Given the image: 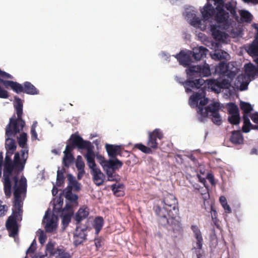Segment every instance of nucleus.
I'll list each match as a JSON object with an SVG mask.
<instances>
[{
    "label": "nucleus",
    "mask_w": 258,
    "mask_h": 258,
    "mask_svg": "<svg viewBox=\"0 0 258 258\" xmlns=\"http://www.w3.org/2000/svg\"><path fill=\"white\" fill-rule=\"evenodd\" d=\"M28 151L27 149H22L20 152L15 153L13 160L11 159L10 151L6 152L4 165L3 183L4 190L7 199L12 196V184L10 177L14 182L13 208L12 214L8 218L6 227L9 233V236L14 238L18 235L19 227L18 221L22 219L23 200L27 191V180L24 176L19 179V174L24 170L26 161L28 158Z\"/></svg>",
    "instance_id": "obj_1"
},
{
    "label": "nucleus",
    "mask_w": 258,
    "mask_h": 258,
    "mask_svg": "<svg viewBox=\"0 0 258 258\" xmlns=\"http://www.w3.org/2000/svg\"><path fill=\"white\" fill-rule=\"evenodd\" d=\"M153 210L158 217L159 224L168 226V230L173 233V237H177L182 234L183 228L178 202L174 195L166 194L161 201V205L154 206Z\"/></svg>",
    "instance_id": "obj_2"
},
{
    "label": "nucleus",
    "mask_w": 258,
    "mask_h": 258,
    "mask_svg": "<svg viewBox=\"0 0 258 258\" xmlns=\"http://www.w3.org/2000/svg\"><path fill=\"white\" fill-rule=\"evenodd\" d=\"M15 100L14 107L17 117L16 118V115L14 114L10 119L9 123L6 126V135L8 136L20 133L25 125V122L22 119V101L18 97H15Z\"/></svg>",
    "instance_id": "obj_3"
},
{
    "label": "nucleus",
    "mask_w": 258,
    "mask_h": 258,
    "mask_svg": "<svg viewBox=\"0 0 258 258\" xmlns=\"http://www.w3.org/2000/svg\"><path fill=\"white\" fill-rule=\"evenodd\" d=\"M163 138V134L159 128H156L152 132H148V137L147 146L142 143L135 144L134 149H137L144 153L150 154L153 153V150L158 148L157 139L161 140Z\"/></svg>",
    "instance_id": "obj_4"
},
{
    "label": "nucleus",
    "mask_w": 258,
    "mask_h": 258,
    "mask_svg": "<svg viewBox=\"0 0 258 258\" xmlns=\"http://www.w3.org/2000/svg\"><path fill=\"white\" fill-rule=\"evenodd\" d=\"M68 141L70 142V143L68 144L66 147L62 158V164L67 167H69L73 163L75 158L72 152L75 148L79 149V146L77 143L82 144V138L76 133L73 134Z\"/></svg>",
    "instance_id": "obj_5"
},
{
    "label": "nucleus",
    "mask_w": 258,
    "mask_h": 258,
    "mask_svg": "<svg viewBox=\"0 0 258 258\" xmlns=\"http://www.w3.org/2000/svg\"><path fill=\"white\" fill-rule=\"evenodd\" d=\"M123 165L122 162L117 158L109 159L103 165V169L107 174L109 181H118L120 179L115 171L120 168Z\"/></svg>",
    "instance_id": "obj_6"
},
{
    "label": "nucleus",
    "mask_w": 258,
    "mask_h": 258,
    "mask_svg": "<svg viewBox=\"0 0 258 258\" xmlns=\"http://www.w3.org/2000/svg\"><path fill=\"white\" fill-rule=\"evenodd\" d=\"M78 145L79 146V149L87 150V154L85 155V158L89 167L91 170L97 168L95 162V155L93 151V146L91 143L89 141L84 140L82 138V144L78 143Z\"/></svg>",
    "instance_id": "obj_7"
},
{
    "label": "nucleus",
    "mask_w": 258,
    "mask_h": 258,
    "mask_svg": "<svg viewBox=\"0 0 258 258\" xmlns=\"http://www.w3.org/2000/svg\"><path fill=\"white\" fill-rule=\"evenodd\" d=\"M208 87L215 92L219 93L222 89H229L230 87L229 81L226 79L218 78L217 79L207 80Z\"/></svg>",
    "instance_id": "obj_8"
},
{
    "label": "nucleus",
    "mask_w": 258,
    "mask_h": 258,
    "mask_svg": "<svg viewBox=\"0 0 258 258\" xmlns=\"http://www.w3.org/2000/svg\"><path fill=\"white\" fill-rule=\"evenodd\" d=\"M189 77L199 75L202 77H208L211 75V70L209 64L205 63L203 66H194L186 70Z\"/></svg>",
    "instance_id": "obj_9"
},
{
    "label": "nucleus",
    "mask_w": 258,
    "mask_h": 258,
    "mask_svg": "<svg viewBox=\"0 0 258 258\" xmlns=\"http://www.w3.org/2000/svg\"><path fill=\"white\" fill-rule=\"evenodd\" d=\"M215 21L224 27H228L229 26V13L224 10V8L220 7H216V12L214 16Z\"/></svg>",
    "instance_id": "obj_10"
},
{
    "label": "nucleus",
    "mask_w": 258,
    "mask_h": 258,
    "mask_svg": "<svg viewBox=\"0 0 258 258\" xmlns=\"http://www.w3.org/2000/svg\"><path fill=\"white\" fill-rule=\"evenodd\" d=\"M220 109V105L219 103L214 102L209 104L208 106L205 108L199 106L197 112L202 117L206 118L208 117L209 113H211L212 116L219 114Z\"/></svg>",
    "instance_id": "obj_11"
},
{
    "label": "nucleus",
    "mask_w": 258,
    "mask_h": 258,
    "mask_svg": "<svg viewBox=\"0 0 258 258\" xmlns=\"http://www.w3.org/2000/svg\"><path fill=\"white\" fill-rule=\"evenodd\" d=\"M87 227L81 228L77 226L74 233L73 239L74 245L77 246L82 244L87 239V234L85 231L87 230Z\"/></svg>",
    "instance_id": "obj_12"
},
{
    "label": "nucleus",
    "mask_w": 258,
    "mask_h": 258,
    "mask_svg": "<svg viewBox=\"0 0 258 258\" xmlns=\"http://www.w3.org/2000/svg\"><path fill=\"white\" fill-rule=\"evenodd\" d=\"M0 83L2 84L6 89L11 88L17 94L23 93V84H21L13 81L5 80L2 78H0Z\"/></svg>",
    "instance_id": "obj_13"
},
{
    "label": "nucleus",
    "mask_w": 258,
    "mask_h": 258,
    "mask_svg": "<svg viewBox=\"0 0 258 258\" xmlns=\"http://www.w3.org/2000/svg\"><path fill=\"white\" fill-rule=\"evenodd\" d=\"M210 30L214 39L216 41H224L228 37V35L225 32L219 30L216 25H210Z\"/></svg>",
    "instance_id": "obj_14"
},
{
    "label": "nucleus",
    "mask_w": 258,
    "mask_h": 258,
    "mask_svg": "<svg viewBox=\"0 0 258 258\" xmlns=\"http://www.w3.org/2000/svg\"><path fill=\"white\" fill-rule=\"evenodd\" d=\"M205 83L206 81L203 79H196L195 80H191L189 79L183 83V84L184 85L186 92H189L191 91V90L187 87L192 88L199 89L205 84Z\"/></svg>",
    "instance_id": "obj_15"
},
{
    "label": "nucleus",
    "mask_w": 258,
    "mask_h": 258,
    "mask_svg": "<svg viewBox=\"0 0 258 258\" xmlns=\"http://www.w3.org/2000/svg\"><path fill=\"white\" fill-rule=\"evenodd\" d=\"M215 12L216 8H214L210 3H207L204 7L203 10L201 11L204 22L208 21L210 19L214 17Z\"/></svg>",
    "instance_id": "obj_16"
},
{
    "label": "nucleus",
    "mask_w": 258,
    "mask_h": 258,
    "mask_svg": "<svg viewBox=\"0 0 258 258\" xmlns=\"http://www.w3.org/2000/svg\"><path fill=\"white\" fill-rule=\"evenodd\" d=\"M105 147L108 156L111 158H117L116 156L121 154L120 153L121 146L120 145L106 144Z\"/></svg>",
    "instance_id": "obj_17"
},
{
    "label": "nucleus",
    "mask_w": 258,
    "mask_h": 258,
    "mask_svg": "<svg viewBox=\"0 0 258 258\" xmlns=\"http://www.w3.org/2000/svg\"><path fill=\"white\" fill-rule=\"evenodd\" d=\"M91 174L93 176V179L97 185H102L104 182V175L99 168L93 169L91 171Z\"/></svg>",
    "instance_id": "obj_18"
},
{
    "label": "nucleus",
    "mask_w": 258,
    "mask_h": 258,
    "mask_svg": "<svg viewBox=\"0 0 258 258\" xmlns=\"http://www.w3.org/2000/svg\"><path fill=\"white\" fill-rule=\"evenodd\" d=\"M229 140L233 144L241 145L243 144L244 138L240 131H233L231 132Z\"/></svg>",
    "instance_id": "obj_19"
},
{
    "label": "nucleus",
    "mask_w": 258,
    "mask_h": 258,
    "mask_svg": "<svg viewBox=\"0 0 258 258\" xmlns=\"http://www.w3.org/2000/svg\"><path fill=\"white\" fill-rule=\"evenodd\" d=\"M208 51V49L204 46L196 47L193 49L192 56L195 60H200L206 57Z\"/></svg>",
    "instance_id": "obj_20"
},
{
    "label": "nucleus",
    "mask_w": 258,
    "mask_h": 258,
    "mask_svg": "<svg viewBox=\"0 0 258 258\" xmlns=\"http://www.w3.org/2000/svg\"><path fill=\"white\" fill-rule=\"evenodd\" d=\"M16 135L8 136L6 134L7 138L6 139L5 148L7 152L10 151L11 154H13L14 151L16 150L17 145L15 140L10 138V137H15Z\"/></svg>",
    "instance_id": "obj_21"
},
{
    "label": "nucleus",
    "mask_w": 258,
    "mask_h": 258,
    "mask_svg": "<svg viewBox=\"0 0 258 258\" xmlns=\"http://www.w3.org/2000/svg\"><path fill=\"white\" fill-rule=\"evenodd\" d=\"M23 93L29 95H37L39 94V90L30 82L26 81L23 83Z\"/></svg>",
    "instance_id": "obj_22"
},
{
    "label": "nucleus",
    "mask_w": 258,
    "mask_h": 258,
    "mask_svg": "<svg viewBox=\"0 0 258 258\" xmlns=\"http://www.w3.org/2000/svg\"><path fill=\"white\" fill-rule=\"evenodd\" d=\"M191 229L193 231L195 236L197 239V248L201 249L203 246V237L201 232L197 225H192Z\"/></svg>",
    "instance_id": "obj_23"
},
{
    "label": "nucleus",
    "mask_w": 258,
    "mask_h": 258,
    "mask_svg": "<svg viewBox=\"0 0 258 258\" xmlns=\"http://www.w3.org/2000/svg\"><path fill=\"white\" fill-rule=\"evenodd\" d=\"M176 57L179 63L184 66H188L191 61L190 55L183 51H181L178 54H176Z\"/></svg>",
    "instance_id": "obj_24"
},
{
    "label": "nucleus",
    "mask_w": 258,
    "mask_h": 258,
    "mask_svg": "<svg viewBox=\"0 0 258 258\" xmlns=\"http://www.w3.org/2000/svg\"><path fill=\"white\" fill-rule=\"evenodd\" d=\"M62 194L65 198L69 201L71 203H76L78 199V196L72 191L71 186H67L62 191Z\"/></svg>",
    "instance_id": "obj_25"
},
{
    "label": "nucleus",
    "mask_w": 258,
    "mask_h": 258,
    "mask_svg": "<svg viewBox=\"0 0 258 258\" xmlns=\"http://www.w3.org/2000/svg\"><path fill=\"white\" fill-rule=\"evenodd\" d=\"M88 215L89 211L87 208H80L75 216L76 224L77 225L79 224L83 220L86 218Z\"/></svg>",
    "instance_id": "obj_26"
},
{
    "label": "nucleus",
    "mask_w": 258,
    "mask_h": 258,
    "mask_svg": "<svg viewBox=\"0 0 258 258\" xmlns=\"http://www.w3.org/2000/svg\"><path fill=\"white\" fill-rule=\"evenodd\" d=\"M248 53L252 56H258V39H254L252 43L249 45L248 50Z\"/></svg>",
    "instance_id": "obj_27"
},
{
    "label": "nucleus",
    "mask_w": 258,
    "mask_h": 258,
    "mask_svg": "<svg viewBox=\"0 0 258 258\" xmlns=\"http://www.w3.org/2000/svg\"><path fill=\"white\" fill-rule=\"evenodd\" d=\"M104 225V220L102 217L98 216L95 218L93 227L95 230V234L98 235Z\"/></svg>",
    "instance_id": "obj_28"
},
{
    "label": "nucleus",
    "mask_w": 258,
    "mask_h": 258,
    "mask_svg": "<svg viewBox=\"0 0 258 258\" xmlns=\"http://www.w3.org/2000/svg\"><path fill=\"white\" fill-rule=\"evenodd\" d=\"M18 144L22 149H27L28 150V147L27 145V134L26 133H22L20 134L19 138L18 139Z\"/></svg>",
    "instance_id": "obj_29"
},
{
    "label": "nucleus",
    "mask_w": 258,
    "mask_h": 258,
    "mask_svg": "<svg viewBox=\"0 0 258 258\" xmlns=\"http://www.w3.org/2000/svg\"><path fill=\"white\" fill-rule=\"evenodd\" d=\"M243 125L242 127V130L243 133H247L250 130V127L252 126L248 116L246 114L243 115Z\"/></svg>",
    "instance_id": "obj_30"
},
{
    "label": "nucleus",
    "mask_w": 258,
    "mask_h": 258,
    "mask_svg": "<svg viewBox=\"0 0 258 258\" xmlns=\"http://www.w3.org/2000/svg\"><path fill=\"white\" fill-rule=\"evenodd\" d=\"M48 222L45 226V231L47 232H52L56 228V224L55 223L53 218L47 219Z\"/></svg>",
    "instance_id": "obj_31"
},
{
    "label": "nucleus",
    "mask_w": 258,
    "mask_h": 258,
    "mask_svg": "<svg viewBox=\"0 0 258 258\" xmlns=\"http://www.w3.org/2000/svg\"><path fill=\"white\" fill-rule=\"evenodd\" d=\"M123 185L121 183H118L117 184L115 183L112 184L111 186V190L113 192V194L117 197L123 195L122 189H123Z\"/></svg>",
    "instance_id": "obj_32"
},
{
    "label": "nucleus",
    "mask_w": 258,
    "mask_h": 258,
    "mask_svg": "<svg viewBox=\"0 0 258 258\" xmlns=\"http://www.w3.org/2000/svg\"><path fill=\"white\" fill-rule=\"evenodd\" d=\"M241 20L242 22L249 23L252 20V15L247 11L242 10L240 12Z\"/></svg>",
    "instance_id": "obj_33"
},
{
    "label": "nucleus",
    "mask_w": 258,
    "mask_h": 258,
    "mask_svg": "<svg viewBox=\"0 0 258 258\" xmlns=\"http://www.w3.org/2000/svg\"><path fill=\"white\" fill-rule=\"evenodd\" d=\"M57 248L54 249V244L52 242H49L46 246V252L47 253H49L50 256H55L57 252Z\"/></svg>",
    "instance_id": "obj_34"
},
{
    "label": "nucleus",
    "mask_w": 258,
    "mask_h": 258,
    "mask_svg": "<svg viewBox=\"0 0 258 258\" xmlns=\"http://www.w3.org/2000/svg\"><path fill=\"white\" fill-rule=\"evenodd\" d=\"M228 120L230 123L234 125H238L240 121V117L239 113L229 114Z\"/></svg>",
    "instance_id": "obj_35"
},
{
    "label": "nucleus",
    "mask_w": 258,
    "mask_h": 258,
    "mask_svg": "<svg viewBox=\"0 0 258 258\" xmlns=\"http://www.w3.org/2000/svg\"><path fill=\"white\" fill-rule=\"evenodd\" d=\"M229 114L239 113L238 107L234 103H229L227 104Z\"/></svg>",
    "instance_id": "obj_36"
},
{
    "label": "nucleus",
    "mask_w": 258,
    "mask_h": 258,
    "mask_svg": "<svg viewBox=\"0 0 258 258\" xmlns=\"http://www.w3.org/2000/svg\"><path fill=\"white\" fill-rule=\"evenodd\" d=\"M228 55V53L226 51L219 50L214 54L213 57L218 60L226 59Z\"/></svg>",
    "instance_id": "obj_37"
},
{
    "label": "nucleus",
    "mask_w": 258,
    "mask_h": 258,
    "mask_svg": "<svg viewBox=\"0 0 258 258\" xmlns=\"http://www.w3.org/2000/svg\"><path fill=\"white\" fill-rule=\"evenodd\" d=\"M198 194L201 195V197L204 200V201L208 200L210 198L208 189L205 186H202L200 188L199 191L198 192Z\"/></svg>",
    "instance_id": "obj_38"
},
{
    "label": "nucleus",
    "mask_w": 258,
    "mask_h": 258,
    "mask_svg": "<svg viewBox=\"0 0 258 258\" xmlns=\"http://www.w3.org/2000/svg\"><path fill=\"white\" fill-rule=\"evenodd\" d=\"M219 201L226 213H231V209L229 205H228L227 200L224 196H221L219 199Z\"/></svg>",
    "instance_id": "obj_39"
},
{
    "label": "nucleus",
    "mask_w": 258,
    "mask_h": 258,
    "mask_svg": "<svg viewBox=\"0 0 258 258\" xmlns=\"http://www.w3.org/2000/svg\"><path fill=\"white\" fill-rule=\"evenodd\" d=\"M240 107L241 110L243 111L244 114H248L252 110L251 105L247 102H241L240 104Z\"/></svg>",
    "instance_id": "obj_40"
},
{
    "label": "nucleus",
    "mask_w": 258,
    "mask_h": 258,
    "mask_svg": "<svg viewBox=\"0 0 258 258\" xmlns=\"http://www.w3.org/2000/svg\"><path fill=\"white\" fill-rule=\"evenodd\" d=\"M64 170H58L57 171V177H56V185L58 186H61L63 183L64 181V177L63 175Z\"/></svg>",
    "instance_id": "obj_41"
},
{
    "label": "nucleus",
    "mask_w": 258,
    "mask_h": 258,
    "mask_svg": "<svg viewBox=\"0 0 258 258\" xmlns=\"http://www.w3.org/2000/svg\"><path fill=\"white\" fill-rule=\"evenodd\" d=\"M71 220V215L70 214H66L62 217V228L64 230L69 224Z\"/></svg>",
    "instance_id": "obj_42"
},
{
    "label": "nucleus",
    "mask_w": 258,
    "mask_h": 258,
    "mask_svg": "<svg viewBox=\"0 0 258 258\" xmlns=\"http://www.w3.org/2000/svg\"><path fill=\"white\" fill-rule=\"evenodd\" d=\"M76 166L78 170H84L85 163L83 160L82 156L80 155H78L77 157L76 161Z\"/></svg>",
    "instance_id": "obj_43"
},
{
    "label": "nucleus",
    "mask_w": 258,
    "mask_h": 258,
    "mask_svg": "<svg viewBox=\"0 0 258 258\" xmlns=\"http://www.w3.org/2000/svg\"><path fill=\"white\" fill-rule=\"evenodd\" d=\"M57 253L55 255L56 258H71L69 253L65 252L64 250L62 248H57Z\"/></svg>",
    "instance_id": "obj_44"
},
{
    "label": "nucleus",
    "mask_w": 258,
    "mask_h": 258,
    "mask_svg": "<svg viewBox=\"0 0 258 258\" xmlns=\"http://www.w3.org/2000/svg\"><path fill=\"white\" fill-rule=\"evenodd\" d=\"M204 22V20L201 19L199 17L195 16L192 20L191 21V25L194 27H201L202 25V23Z\"/></svg>",
    "instance_id": "obj_45"
},
{
    "label": "nucleus",
    "mask_w": 258,
    "mask_h": 258,
    "mask_svg": "<svg viewBox=\"0 0 258 258\" xmlns=\"http://www.w3.org/2000/svg\"><path fill=\"white\" fill-rule=\"evenodd\" d=\"M218 69L221 74H224L227 73L228 69V66L226 62L221 61L219 63Z\"/></svg>",
    "instance_id": "obj_46"
},
{
    "label": "nucleus",
    "mask_w": 258,
    "mask_h": 258,
    "mask_svg": "<svg viewBox=\"0 0 258 258\" xmlns=\"http://www.w3.org/2000/svg\"><path fill=\"white\" fill-rule=\"evenodd\" d=\"M245 71L250 74H253L255 73L257 69L255 68L252 64L249 63L245 64Z\"/></svg>",
    "instance_id": "obj_47"
},
{
    "label": "nucleus",
    "mask_w": 258,
    "mask_h": 258,
    "mask_svg": "<svg viewBox=\"0 0 258 258\" xmlns=\"http://www.w3.org/2000/svg\"><path fill=\"white\" fill-rule=\"evenodd\" d=\"M201 98V95L197 93L196 94L191 96L189 99L192 103L198 106V102Z\"/></svg>",
    "instance_id": "obj_48"
},
{
    "label": "nucleus",
    "mask_w": 258,
    "mask_h": 258,
    "mask_svg": "<svg viewBox=\"0 0 258 258\" xmlns=\"http://www.w3.org/2000/svg\"><path fill=\"white\" fill-rule=\"evenodd\" d=\"M2 204L3 201L0 200V217L4 216L8 209L6 205H3Z\"/></svg>",
    "instance_id": "obj_49"
},
{
    "label": "nucleus",
    "mask_w": 258,
    "mask_h": 258,
    "mask_svg": "<svg viewBox=\"0 0 258 258\" xmlns=\"http://www.w3.org/2000/svg\"><path fill=\"white\" fill-rule=\"evenodd\" d=\"M9 97V92L0 85V98L7 99Z\"/></svg>",
    "instance_id": "obj_50"
},
{
    "label": "nucleus",
    "mask_w": 258,
    "mask_h": 258,
    "mask_svg": "<svg viewBox=\"0 0 258 258\" xmlns=\"http://www.w3.org/2000/svg\"><path fill=\"white\" fill-rule=\"evenodd\" d=\"M212 121L217 125H220L222 122L221 116L219 114L212 116Z\"/></svg>",
    "instance_id": "obj_51"
},
{
    "label": "nucleus",
    "mask_w": 258,
    "mask_h": 258,
    "mask_svg": "<svg viewBox=\"0 0 258 258\" xmlns=\"http://www.w3.org/2000/svg\"><path fill=\"white\" fill-rule=\"evenodd\" d=\"M224 7L226 8V9L231 13V14H235V13H236L235 9L233 7V6H232L231 5V4L230 3L225 4Z\"/></svg>",
    "instance_id": "obj_52"
},
{
    "label": "nucleus",
    "mask_w": 258,
    "mask_h": 258,
    "mask_svg": "<svg viewBox=\"0 0 258 258\" xmlns=\"http://www.w3.org/2000/svg\"><path fill=\"white\" fill-rule=\"evenodd\" d=\"M95 241V245L97 249H99L102 246V243H103V240L102 238L100 237H98L97 238H95L94 239Z\"/></svg>",
    "instance_id": "obj_53"
},
{
    "label": "nucleus",
    "mask_w": 258,
    "mask_h": 258,
    "mask_svg": "<svg viewBox=\"0 0 258 258\" xmlns=\"http://www.w3.org/2000/svg\"><path fill=\"white\" fill-rule=\"evenodd\" d=\"M1 78L12 79L13 77L11 75L0 70V78Z\"/></svg>",
    "instance_id": "obj_54"
},
{
    "label": "nucleus",
    "mask_w": 258,
    "mask_h": 258,
    "mask_svg": "<svg viewBox=\"0 0 258 258\" xmlns=\"http://www.w3.org/2000/svg\"><path fill=\"white\" fill-rule=\"evenodd\" d=\"M211 214L213 220L215 222L217 220V213L213 206L211 207Z\"/></svg>",
    "instance_id": "obj_55"
},
{
    "label": "nucleus",
    "mask_w": 258,
    "mask_h": 258,
    "mask_svg": "<svg viewBox=\"0 0 258 258\" xmlns=\"http://www.w3.org/2000/svg\"><path fill=\"white\" fill-rule=\"evenodd\" d=\"M214 2V5H216V7H220L221 8H224V0H213Z\"/></svg>",
    "instance_id": "obj_56"
},
{
    "label": "nucleus",
    "mask_w": 258,
    "mask_h": 258,
    "mask_svg": "<svg viewBox=\"0 0 258 258\" xmlns=\"http://www.w3.org/2000/svg\"><path fill=\"white\" fill-rule=\"evenodd\" d=\"M68 180L69 181V185H72L77 181L75 179V177L71 174H69L67 176Z\"/></svg>",
    "instance_id": "obj_57"
},
{
    "label": "nucleus",
    "mask_w": 258,
    "mask_h": 258,
    "mask_svg": "<svg viewBox=\"0 0 258 258\" xmlns=\"http://www.w3.org/2000/svg\"><path fill=\"white\" fill-rule=\"evenodd\" d=\"M71 186L72 190L73 189V188H74L75 190L76 191H79L80 190L81 188L80 186V184L78 183V181L75 182L72 185H68V186Z\"/></svg>",
    "instance_id": "obj_58"
},
{
    "label": "nucleus",
    "mask_w": 258,
    "mask_h": 258,
    "mask_svg": "<svg viewBox=\"0 0 258 258\" xmlns=\"http://www.w3.org/2000/svg\"><path fill=\"white\" fill-rule=\"evenodd\" d=\"M250 118L252 121L255 123L258 124V113L255 112L253 113L250 116Z\"/></svg>",
    "instance_id": "obj_59"
},
{
    "label": "nucleus",
    "mask_w": 258,
    "mask_h": 258,
    "mask_svg": "<svg viewBox=\"0 0 258 258\" xmlns=\"http://www.w3.org/2000/svg\"><path fill=\"white\" fill-rule=\"evenodd\" d=\"M208 102V99L207 98H204L203 99L200 100V102H199V105L197 106V107L198 108L199 106L200 107H203L204 106H205V105H206Z\"/></svg>",
    "instance_id": "obj_60"
},
{
    "label": "nucleus",
    "mask_w": 258,
    "mask_h": 258,
    "mask_svg": "<svg viewBox=\"0 0 258 258\" xmlns=\"http://www.w3.org/2000/svg\"><path fill=\"white\" fill-rule=\"evenodd\" d=\"M97 159L98 160V162L101 164V165L103 167V165L105 164V162L107 161V160H105L104 157L102 156L101 155H97Z\"/></svg>",
    "instance_id": "obj_61"
},
{
    "label": "nucleus",
    "mask_w": 258,
    "mask_h": 258,
    "mask_svg": "<svg viewBox=\"0 0 258 258\" xmlns=\"http://www.w3.org/2000/svg\"><path fill=\"white\" fill-rule=\"evenodd\" d=\"M194 189L192 190V191L196 194H198V192L199 191L200 188L202 187L201 185H200L199 184L196 183L193 184L192 185Z\"/></svg>",
    "instance_id": "obj_62"
},
{
    "label": "nucleus",
    "mask_w": 258,
    "mask_h": 258,
    "mask_svg": "<svg viewBox=\"0 0 258 258\" xmlns=\"http://www.w3.org/2000/svg\"><path fill=\"white\" fill-rule=\"evenodd\" d=\"M31 135L32 140H37V134L35 129H31Z\"/></svg>",
    "instance_id": "obj_63"
},
{
    "label": "nucleus",
    "mask_w": 258,
    "mask_h": 258,
    "mask_svg": "<svg viewBox=\"0 0 258 258\" xmlns=\"http://www.w3.org/2000/svg\"><path fill=\"white\" fill-rule=\"evenodd\" d=\"M46 239V236L43 233H41L39 237V242L42 244H44L45 242Z\"/></svg>",
    "instance_id": "obj_64"
}]
</instances>
